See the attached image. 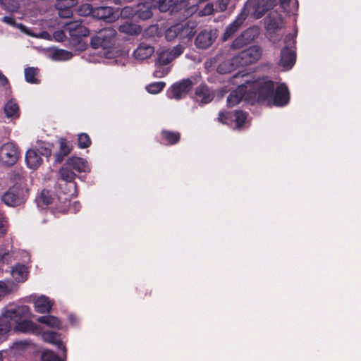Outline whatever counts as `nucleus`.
I'll return each mask as SVG.
<instances>
[{"label":"nucleus","instance_id":"obj_1","mask_svg":"<svg viewBox=\"0 0 361 361\" xmlns=\"http://www.w3.org/2000/svg\"><path fill=\"white\" fill-rule=\"evenodd\" d=\"M274 87V82L267 77L258 78L250 84L247 92V99L268 106Z\"/></svg>","mask_w":361,"mask_h":361},{"label":"nucleus","instance_id":"obj_2","mask_svg":"<svg viewBox=\"0 0 361 361\" xmlns=\"http://www.w3.org/2000/svg\"><path fill=\"white\" fill-rule=\"evenodd\" d=\"M152 5L157 7L161 12L170 11L171 13L176 11L179 6L176 0H152V3H140L135 7V17L142 20L149 19L153 15Z\"/></svg>","mask_w":361,"mask_h":361},{"label":"nucleus","instance_id":"obj_3","mask_svg":"<svg viewBox=\"0 0 361 361\" xmlns=\"http://www.w3.org/2000/svg\"><path fill=\"white\" fill-rule=\"evenodd\" d=\"M63 28L70 35L69 42L71 46L78 50L85 48V44L82 38L89 35L90 31L82 25L80 20L68 22L64 25Z\"/></svg>","mask_w":361,"mask_h":361},{"label":"nucleus","instance_id":"obj_4","mask_svg":"<svg viewBox=\"0 0 361 361\" xmlns=\"http://www.w3.org/2000/svg\"><path fill=\"white\" fill-rule=\"evenodd\" d=\"M27 196V190L20 185L15 184L1 195V200L8 207H16L24 204Z\"/></svg>","mask_w":361,"mask_h":361},{"label":"nucleus","instance_id":"obj_5","mask_svg":"<svg viewBox=\"0 0 361 361\" xmlns=\"http://www.w3.org/2000/svg\"><path fill=\"white\" fill-rule=\"evenodd\" d=\"M116 33V30L112 27L103 28L96 35L91 37L90 45L94 49L102 48L106 49L111 48L114 44Z\"/></svg>","mask_w":361,"mask_h":361},{"label":"nucleus","instance_id":"obj_6","mask_svg":"<svg viewBox=\"0 0 361 361\" xmlns=\"http://www.w3.org/2000/svg\"><path fill=\"white\" fill-rule=\"evenodd\" d=\"M276 5V0H247L244 8L255 18H261Z\"/></svg>","mask_w":361,"mask_h":361},{"label":"nucleus","instance_id":"obj_7","mask_svg":"<svg viewBox=\"0 0 361 361\" xmlns=\"http://www.w3.org/2000/svg\"><path fill=\"white\" fill-rule=\"evenodd\" d=\"M82 16L91 14L93 18L111 22L114 20V8L111 6L93 7L91 5H82L79 10Z\"/></svg>","mask_w":361,"mask_h":361},{"label":"nucleus","instance_id":"obj_8","mask_svg":"<svg viewBox=\"0 0 361 361\" xmlns=\"http://www.w3.org/2000/svg\"><path fill=\"white\" fill-rule=\"evenodd\" d=\"M20 152L17 145L8 142L0 147V162L6 166L14 165L20 157Z\"/></svg>","mask_w":361,"mask_h":361},{"label":"nucleus","instance_id":"obj_9","mask_svg":"<svg viewBox=\"0 0 361 361\" xmlns=\"http://www.w3.org/2000/svg\"><path fill=\"white\" fill-rule=\"evenodd\" d=\"M262 55L261 49L258 46H252L243 50L233 58V61L238 66H246L257 61Z\"/></svg>","mask_w":361,"mask_h":361},{"label":"nucleus","instance_id":"obj_10","mask_svg":"<svg viewBox=\"0 0 361 361\" xmlns=\"http://www.w3.org/2000/svg\"><path fill=\"white\" fill-rule=\"evenodd\" d=\"M290 102V92L285 83L279 85L273 91L268 106H284Z\"/></svg>","mask_w":361,"mask_h":361},{"label":"nucleus","instance_id":"obj_11","mask_svg":"<svg viewBox=\"0 0 361 361\" xmlns=\"http://www.w3.org/2000/svg\"><path fill=\"white\" fill-rule=\"evenodd\" d=\"M192 86L193 82L190 79H183L171 85L168 91V96L171 99H180L187 95Z\"/></svg>","mask_w":361,"mask_h":361},{"label":"nucleus","instance_id":"obj_12","mask_svg":"<svg viewBox=\"0 0 361 361\" xmlns=\"http://www.w3.org/2000/svg\"><path fill=\"white\" fill-rule=\"evenodd\" d=\"M217 37L216 30L204 29L201 30L195 39V45L198 49H207L209 48L215 42Z\"/></svg>","mask_w":361,"mask_h":361},{"label":"nucleus","instance_id":"obj_13","mask_svg":"<svg viewBox=\"0 0 361 361\" xmlns=\"http://www.w3.org/2000/svg\"><path fill=\"white\" fill-rule=\"evenodd\" d=\"M246 17L247 15L243 13L238 14L236 18L226 27V30L221 36V40L223 42H226L232 37L240 28L245 20Z\"/></svg>","mask_w":361,"mask_h":361},{"label":"nucleus","instance_id":"obj_14","mask_svg":"<svg viewBox=\"0 0 361 361\" xmlns=\"http://www.w3.org/2000/svg\"><path fill=\"white\" fill-rule=\"evenodd\" d=\"M5 313L11 321L15 322H19L23 319H26L31 314L30 309L27 305H20L13 310H7Z\"/></svg>","mask_w":361,"mask_h":361},{"label":"nucleus","instance_id":"obj_15","mask_svg":"<svg viewBox=\"0 0 361 361\" xmlns=\"http://www.w3.org/2000/svg\"><path fill=\"white\" fill-rule=\"evenodd\" d=\"M59 151L54 154V164H61L64 158L67 157L72 151V145L70 142L63 137L59 139Z\"/></svg>","mask_w":361,"mask_h":361},{"label":"nucleus","instance_id":"obj_16","mask_svg":"<svg viewBox=\"0 0 361 361\" xmlns=\"http://www.w3.org/2000/svg\"><path fill=\"white\" fill-rule=\"evenodd\" d=\"M295 51L288 47H285L281 51L279 65L285 69H290L295 63Z\"/></svg>","mask_w":361,"mask_h":361},{"label":"nucleus","instance_id":"obj_17","mask_svg":"<svg viewBox=\"0 0 361 361\" xmlns=\"http://www.w3.org/2000/svg\"><path fill=\"white\" fill-rule=\"evenodd\" d=\"M195 94L197 99H200V103L202 104L211 102L214 98V92L205 84L200 85L195 89Z\"/></svg>","mask_w":361,"mask_h":361},{"label":"nucleus","instance_id":"obj_18","mask_svg":"<svg viewBox=\"0 0 361 361\" xmlns=\"http://www.w3.org/2000/svg\"><path fill=\"white\" fill-rule=\"evenodd\" d=\"M66 163L73 171H75L78 173L90 171L88 163L83 158L71 157L66 160Z\"/></svg>","mask_w":361,"mask_h":361},{"label":"nucleus","instance_id":"obj_19","mask_svg":"<svg viewBox=\"0 0 361 361\" xmlns=\"http://www.w3.org/2000/svg\"><path fill=\"white\" fill-rule=\"evenodd\" d=\"M77 4V0H63L59 1L56 5V8L59 11V16L63 18H71L73 15L72 8Z\"/></svg>","mask_w":361,"mask_h":361},{"label":"nucleus","instance_id":"obj_20","mask_svg":"<svg viewBox=\"0 0 361 361\" xmlns=\"http://www.w3.org/2000/svg\"><path fill=\"white\" fill-rule=\"evenodd\" d=\"M25 162L28 168L35 170L42 163V159L35 149H30L25 153Z\"/></svg>","mask_w":361,"mask_h":361},{"label":"nucleus","instance_id":"obj_21","mask_svg":"<svg viewBox=\"0 0 361 361\" xmlns=\"http://www.w3.org/2000/svg\"><path fill=\"white\" fill-rule=\"evenodd\" d=\"M59 174L62 180L65 181L66 183H69L73 190H75L76 183L75 182V179L76 174L68 166L66 165V163L59 169Z\"/></svg>","mask_w":361,"mask_h":361},{"label":"nucleus","instance_id":"obj_22","mask_svg":"<svg viewBox=\"0 0 361 361\" xmlns=\"http://www.w3.org/2000/svg\"><path fill=\"white\" fill-rule=\"evenodd\" d=\"M154 51V49L152 46L142 42L134 51L133 56L136 59L142 61L149 58Z\"/></svg>","mask_w":361,"mask_h":361},{"label":"nucleus","instance_id":"obj_23","mask_svg":"<svg viewBox=\"0 0 361 361\" xmlns=\"http://www.w3.org/2000/svg\"><path fill=\"white\" fill-rule=\"evenodd\" d=\"M14 330L22 333L35 334L38 332L39 328L37 325L32 321L23 319L22 321L16 322Z\"/></svg>","mask_w":361,"mask_h":361},{"label":"nucleus","instance_id":"obj_24","mask_svg":"<svg viewBox=\"0 0 361 361\" xmlns=\"http://www.w3.org/2000/svg\"><path fill=\"white\" fill-rule=\"evenodd\" d=\"M42 336L46 342L56 345L59 349L63 350L65 355H66V348L63 345L61 335L59 333L54 331H46L43 334Z\"/></svg>","mask_w":361,"mask_h":361},{"label":"nucleus","instance_id":"obj_25","mask_svg":"<svg viewBox=\"0 0 361 361\" xmlns=\"http://www.w3.org/2000/svg\"><path fill=\"white\" fill-rule=\"evenodd\" d=\"M161 143L166 145H174L180 140V134L178 132L163 130L160 133Z\"/></svg>","mask_w":361,"mask_h":361},{"label":"nucleus","instance_id":"obj_26","mask_svg":"<svg viewBox=\"0 0 361 361\" xmlns=\"http://www.w3.org/2000/svg\"><path fill=\"white\" fill-rule=\"evenodd\" d=\"M28 271L25 265L17 264L12 267L11 276L18 282H24L27 279Z\"/></svg>","mask_w":361,"mask_h":361},{"label":"nucleus","instance_id":"obj_27","mask_svg":"<svg viewBox=\"0 0 361 361\" xmlns=\"http://www.w3.org/2000/svg\"><path fill=\"white\" fill-rule=\"evenodd\" d=\"M34 305L35 311L41 314L49 312L52 307V304L49 298L44 295L39 297L35 301Z\"/></svg>","mask_w":361,"mask_h":361},{"label":"nucleus","instance_id":"obj_28","mask_svg":"<svg viewBox=\"0 0 361 361\" xmlns=\"http://www.w3.org/2000/svg\"><path fill=\"white\" fill-rule=\"evenodd\" d=\"M178 25L180 27L179 39L180 40H183L185 39L190 40L196 33L195 27L190 25L188 23L185 24L178 23Z\"/></svg>","mask_w":361,"mask_h":361},{"label":"nucleus","instance_id":"obj_29","mask_svg":"<svg viewBox=\"0 0 361 361\" xmlns=\"http://www.w3.org/2000/svg\"><path fill=\"white\" fill-rule=\"evenodd\" d=\"M233 123H235V129L242 130L246 123L248 114L243 110H235L233 111Z\"/></svg>","mask_w":361,"mask_h":361},{"label":"nucleus","instance_id":"obj_30","mask_svg":"<svg viewBox=\"0 0 361 361\" xmlns=\"http://www.w3.org/2000/svg\"><path fill=\"white\" fill-rule=\"evenodd\" d=\"M118 30L122 33L137 35L141 32L142 28L139 25L126 21L119 25Z\"/></svg>","mask_w":361,"mask_h":361},{"label":"nucleus","instance_id":"obj_31","mask_svg":"<svg viewBox=\"0 0 361 361\" xmlns=\"http://www.w3.org/2000/svg\"><path fill=\"white\" fill-rule=\"evenodd\" d=\"M39 323L46 324L51 328L61 329V322L60 319L52 315H45L39 317L37 319Z\"/></svg>","mask_w":361,"mask_h":361},{"label":"nucleus","instance_id":"obj_32","mask_svg":"<svg viewBox=\"0 0 361 361\" xmlns=\"http://www.w3.org/2000/svg\"><path fill=\"white\" fill-rule=\"evenodd\" d=\"M4 111L8 118H18L20 116L19 106L13 99L9 100L5 104Z\"/></svg>","mask_w":361,"mask_h":361},{"label":"nucleus","instance_id":"obj_33","mask_svg":"<svg viewBox=\"0 0 361 361\" xmlns=\"http://www.w3.org/2000/svg\"><path fill=\"white\" fill-rule=\"evenodd\" d=\"M53 147L54 145L52 143L39 141L37 142V146L35 149L40 157L43 156L49 159L51 156Z\"/></svg>","mask_w":361,"mask_h":361},{"label":"nucleus","instance_id":"obj_34","mask_svg":"<svg viewBox=\"0 0 361 361\" xmlns=\"http://www.w3.org/2000/svg\"><path fill=\"white\" fill-rule=\"evenodd\" d=\"M173 60V57L169 50H163L157 52L155 66H166L169 64Z\"/></svg>","mask_w":361,"mask_h":361},{"label":"nucleus","instance_id":"obj_35","mask_svg":"<svg viewBox=\"0 0 361 361\" xmlns=\"http://www.w3.org/2000/svg\"><path fill=\"white\" fill-rule=\"evenodd\" d=\"M11 327V320L7 317L5 312L3 313L0 317V336H4L8 333Z\"/></svg>","mask_w":361,"mask_h":361},{"label":"nucleus","instance_id":"obj_36","mask_svg":"<svg viewBox=\"0 0 361 361\" xmlns=\"http://www.w3.org/2000/svg\"><path fill=\"white\" fill-rule=\"evenodd\" d=\"M25 79L31 84H38L39 80L37 78L38 69L34 67H27L25 69Z\"/></svg>","mask_w":361,"mask_h":361},{"label":"nucleus","instance_id":"obj_37","mask_svg":"<svg viewBox=\"0 0 361 361\" xmlns=\"http://www.w3.org/2000/svg\"><path fill=\"white\" fill-rule=\"evenodd\" d=\"M242 34L243 37H244L245 40H247L250 44L258 37L259 35V30L255 26L250 27L247 30H244Z\"/></svg>","mask_w":361,"mask_h":361},{"label":"nucleus","instance_id":"obj_38","mask_svg":"<svg viewBox=\"0 0 361 361\" xmlns=\"http://www.w3.org/2000/svg\"><path fill=\"white\" fill-rule=\"evenodd\" d=\"M233 116V111H220L218 115V121L224 125L232 126Z\"/></svg>","mask_w":361,"mask_h":361},{"label":"nucleus","instance_id":"obj_39","mask_svg":"<svg viewBox=\"0 0 361 361\" xmlns=\"http://www.w3.org/2000/svg\"><path fill=\"white\" fill-rule=\"evenodd\" d=\"M243 99V95L241 93L237 91L231 92L227 97V106L228 107H233L238 104Z\"/></svg>","mask_w":361,"mask_h":361},{"label":"nucleus","instance_id":"obj_40","mask_svg":"<svg viewBox=\"0 0 361 361\" xmlns=\"http://www.w3.org/2000/svg\"><path fill=\"white\" fill-rule=\"evenodd\" d=\"M235 63L230 61H224L219 64L217 66V72L220 74H226L231 73L233 70V66Z\"/></svg>","mask_w":361,"mask_h":361},{"label":"nucleus","instance_id":"obj_41","mask_svg":"<svg viewBox=\"0 0 361 361\" xmlns=\"http://www.w3.org/2000/svg\"><path fill=\"white\" fill-rule=\"evenodd\" d=\"M179 29L180 27L178 24H176L169 27L165 32V37L166 40L173 41L177 37L179 38Z\"/></svg>","mask_w":361,"mask_h":361},{"label":"nucleus","instance_id":"obj_42","mask_svg":"<svg viewBox=\"0 0 361 361\" xmlns=\"http://www.w3.org/2000/svg\"><path fill=\"white\" fill-rule=\"evenodd\" d=\"M92 144L90 136L85 133H80L78 137V146L80 149L89 147Z\"/></svg>","mask_w":361,"mask_h":361},{"label":"nucleus","instance_id":"obj_43","mask_svg":"<svg viewBox=\"0 0 361 361\" xmlns=\"http://www.w3.org/2000/svg\"><path fill=\"white\" fill-rule=\"evenodd\" d=\"M166 86L164 82H154L146 87V90L151 94H157L160 92Z\"/></svg>","mask_w":361,"mask_h":361},{"label":"nucleus","instance_id":"obj_44","mask_svg":"<svg viewBox=\"0 0 361 361\" xmlns=\"http://www.w3.org/2000/svg\"><path fill=\"white\" fill-rule=\"evenodd\" d=\"M41 361H61V360L54 351L46 350L41 355Z\"/></svg>","mask_w":361,"mask_h":361},{"label":"nucleus","instance_id":"obj_45","mask_svg":"<svg viewBox=\"0 0 361 361\" xmlns=\"http://www.w3.org/2000/svg\"><path fill=\"white\" fill-rule=\"evenodd\" d=\"M249 43L245 40L244 37H243V34L241 33L239 36H238L231 44V49H239L242 47L247 45Z\"/></svg>","mask_w":361,"mask_h":361},{"label":"nucleus","instance_id":"obj_46","mask_svg":"<svg viewBox=\"0 0 361 361\" xmlns=\"http://www.w3.org/2000/svg\"><path fill=\"white\" fill-rule=\"evenodd\" d=\"M72 56L71 52L63 49H58L53 54L54 58L56 60H68Z\"/></svg>","mask_w":361,"mask_h":361},{"label":"nucleus","instance_id":"obj_47","mask_svg":"<svg viewBox=\"0 0 361 361\" xmlns=\"http://www.w3.org/2000/svg\"><path fill=\"white\" fill-rule=\"evenodd\" d=\"M39 201L44 205H49L53 202V198L49 190H42L39 196Z\"/></svg>","mask_w":361,"mask_h":361},{"label":"nucleus","instance_id":"obj_48","mask_svg":"<svg viewBox=\"0 0 361 361\" xmlns=\"http://www.w3.org/2000/svg\"><path fill=\"white\" fill-rule=\"evenodd\" d=\"M157 68L153 73L154 78H161L165 77L170 71V68H164V66H156Z\"/></svg>","mask_w":361,"mask_h":361},{"label":"nucleus","instance_id":"obj_49","mask_svg":"<svg viewBox=\"0 0 361 361\" xmlns=\"http://www.w3.org/2000/svg\"><path fill=\"white\" fill-rule=\"evenodd\" d=\"M168 50L170 52L171 56L173 57V59L174 60L183 53L185 50V47L181 44H178L173 47L171 49Z\"/></svg>","mask_w":361,"mask_h":361},{"label":"nucleus","instance_id":"obj_50","mask_svg":"<svg viewBox=\"0 0 361 361\" xmlns=\"http://www.w3.org/2000/svg\"><path fill=\"white\" fill-rule=\"evenodd\" d=\"M267 27L268 30H277L279 27L278 20L269 15L267 20Z\"/></svg>","mask_w":361,"mask_h":361},{"label":"nucleus","instance_id":"obj_51","mask_svg":"<svg viewBox=\"0 0 361 361\" xmlns=\"http://www.w3.org/2000/svg\"><path fill=\"white\" fill-rule=\"evenodd\" d=\"M121 15L125 18L135 17V8L126 6L123 8Z\"/></svg>","mask_w":361,"mask_h":361},{"label":"nucleus","instance_id":"obj_52","mask_svg":"<svg viewBox=\"0 0 361 361\" xmlns=\"http://www.w3.org/2000/svg\"><path fill=\"white\" fill-rule=\"evenodd\" d=\"M9 293V290L4 281H0V298L5 296Z\"/></svg>","mask_w":361,"mask_h":361},{"label":"nucleus","instance_id":"obj_53","mask_svg":"<svg viewBox=\"0 0 361 361\" xmlns=\"http://www.w3.org/2000/svg\"><path fill=\"white\" fill-rule=\"evenodd\" d=\"M2 21L10 25H14L16 24L15 19L11 16H4L2 18Z\"/></svg>","mask_w":361,"mask_h":361},{"label":"nucleus","instance_id":"obj_54","mask_svg":"<svg viewBox=\"0 0 361 361\" xmlns=\"http://www.w3.org/2000/svg\"><path fill=\"white\" fill-rule=\"evenodd\" d=\"M0 84L5 87L9 84L8 78L0 71Z\"/></svg>","mask_w":361,"mask_h":361},{"label":"nucleus","instance_id":"obj_55","mask_svg":"<svg viewBox=\"0 0 361 361\" xmlns=\"http://www.w3.org/2000/svg\"><path fill=\"white\" fill-rule=\"evenodd\" d=\"M6 218L4 215V214L0 212V229H2L4 228L5 223L6 222Z\"/></svg>","mask_w":361,"mask_h":361},{"label":"nucleus","instance_id":"obj_56","mask_svg":"<svg viewBox=\"0 0 361 361\" xmlns=\"http://www.w3.org/2000/svg\"><path fill=\"white\" fill-rule=\"evenodd\" d=\"M213 10L212 5L210 6L209 4H207L205 8L202 11V13H203L204 15H208L212 13V11Z\"/></svg>","mask_w":361,"mask_h":361},{"label":"nucleus","instance_id":"obj_57","mask_svg":"<svg viewBox=\"0 0 361 361\" xmlns=\"http://www.w3.org/2000/svg\"><path fill=\"white\" fill-rule=\"evenodd\" d=\"M281 6H288L290 1V0H279Z\"/></svg>","mask_w":361,"mask_h":361},{"label":"nucleus","instance_id":"obj_58","mask_svg":"<svg viewBox=\"0 0 361 361\" xmlns=\"http://www.w3.org/2000/svg\"><path fill=\"white\" fill-rule=\"evenodd\" d=\"M7 256H8V253H5L2 255H0V262H4V259Z\"/></svg>","mask_w":361,"mask_h":361},{"label":"nucleus","instance_id":"obj_59","mask_svg":"<svg viewBox=\"0 0 361 361\" xmlns=\"http://www.w3.org/2000/svg\"><path fill=\"white\" fill-rule=\"evenodd\" d=\"M220 6H221V11H224V10H226V8H227V4H226V3H225V4H220Z\"/></svg>","mask_w":361,"mask_h":361},{"label":"nucleus","instance_id":"obj_60","mask_svg":"<svg viewBox=\"0 0 361 361\" xmlns=\"http://www.w3.org/2000/svg\"><path fill=\"white\" fill-rule=\"evenodd\" d=\"M63 36V32H59V33H56L55 35V37H59V38H61V37Z\"/></svg>","mask_w":361,"mask_h":361},{"label":"nucleus","instance_id":"obj_61","mask_svg":"<svg viewBox=\"0 0 361 361\" xmlns=\"http://www.w3.org/2000/svg\"><path fill=\"white\" fill-rule=\"evenodd\" d=\"M0 361H3V357L1 355H0Z\"/></svg>","mask_w":361,"mask_h":361}]
</instances>
